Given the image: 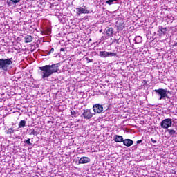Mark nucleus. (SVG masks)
Returning <instances> with one entry per match:
<instances>
[{"instance_id":"11","label":"nucleus","mask_w":177,"mask_h":177,"mask_svg":"<svg viewBox=\"0 0 177 177\" xmlns=\"http://www.w3.org/2000/svg\"><path fill=\"white\" fill-rule=\"evenodd\" d=\"M123 145H124V146H127V147H130V146H132L133 145V141L131 139H125L123 140Z\"/></svg>"},{"instance_id":"15","label":"nucleus","mask_w":177,"mask_h":177,"mask_svg":"<svg viewBox=\"0 0 177 177\" xmlns=\"http://www.w3.org/2000/svg\"><path fill=\"white\" fill-rule=\"evenodd\" d=\"M5 133H6V135H12L15 133V129H13V128H9L8 129L5 131Z\"/></svg>"},{"instance_id":"20","label":"nucleus","mask_w":177,"mask_h":177,"mask_svg":"<svg viewBox=\"0 0 177 177\" xmlns=\"http://www.w3.org/2000/svg\"><path fill=\"white\" fill-rule=\"evenodd\" d=\"M44 33L45 35H49L50 34V28H47L44 31Z\"/></svg>"},{"instance_id":"16","label":"nucleus","mask_w":177,"mask_h":177,"mask_svg":"<svg viewBox=\"0 0 177 177\" xmlns=\"http://www.w3.org/2000/svg\"><path fill=\"white\" fill-rule=\"evenodd\" d=\"M26 124H27L26 120H21L18 124V127L19 128H24V127H26Z\"/></svg>"},{"instance_id":"8","label":"nucleus","mask_w":177,"mask_h":177,"mask_svg":"<svg viewBox=\"0 0 177 177\" xmlns=\"http://www.w3.org/2000/svg\"><path fill=\"white\" fill-rule=\"evenodd\" d=\"M93 110L94 113H97V114H100L103 113V106L100 104H97L93 106Z\"/></svg>"},{"instance_id":"27","label":"nucleus","mask_w":177,"mask_h":177,"mask_svg":"<svg viewBox=\"0 0 177 177\" xmlns=\"http://www.w3.org/2000/svg\"><path fill=\"white\" fill-rule=\"evenodd\" d=\"M152 143H157V140H153V138L151 139Z\"/></svg>"},{"instance_id":"10","label":"nucleus","mask_w":177,"mask_h":177,"mask_svg":"<svg viewBox=\"0 0 177 177\" xmlns=\"http://www.w3.org/2000/svg\"><path fill=\"white\" fill-rule=\"evenodd\" d=\"M91 162V159L88 157L83 156L79 160V164H88Z\"/></svg>"},{"instance_id":"5","label":"nucleus","mask_w":177,"mask_h":177,"mask_svg":"<svg viewBox=\"0 0 177 177\" xmlns=\"http://www.w3.org/2000/svg\"><path fill=\"white\" fill-rule=\"evenodd\" d=\"M100 56L101 57H113L117 56V53L107 51H100Z\"/></svg>"},{"instance_id":"21","label":"nucleus","mask_w":177,"mask_h":177,"mask_svg":"<svg viewBox=\"0 0 177 177\" xmlns=\"http://www.w3.org/2000/svg\"><path fill=\"white\" fill-rule=\"evenodd\" d=\"M118 28L120 31H122V30H124V25L123 24H120L118 26Z\"/></svg>"},{"instance_id":"28","label":"nucleus","mask_w":177,"mask_h":177,"mask_svg":"<svg viewBox=\"0 0 177 177\" xmlns=\"http://www.w3.org/2000/svg\"><path fill=\"white\" fill-rule=\"evenodd\" d=\"M88 63H91V62H92V59H87Z\"/></svg>"},{"instance_id":"9","label":"nucleus","mask_w":177,"mask_h":177,"mask_svg":"<svg viewBox=\"0 0 177 177\" xmlns=\"http://www.w3.org/2000/svg\"><path fill=\"white\" fill-rule=\"evenodd\" d=\"M113 140L116 143H122L124 142V138L122 136L115 135L113 136Z\"/></svg>"},{"instance_id":"19","label":"nucleus","mask_w":177,"mask_h":177,"mask_svg":"<svg viewBox=\"0 0 177 177\" xmlns=\"http://www.w3.org/2000/svg\"><path fill=\"white\" fill-rule=\"evenodd\" d=\"M167 129V132H169L170 136H174L175 133H176V131L174 130V129Z\"/></svg>"},{"instance_id":"1","label":"nucleus","mask_w":177,"mask_h":177,"mask_svg":"<svg viewBox=\"0 0 177 177\" xmlns=\"http://www.w3.org/2000/svg\"><path fill=\"white\" fill-rule=\"evenodd\" d=\"M40 71L39 72L42 80L44 81L50 77L54 73L59 71V64H53L52 65H45L44 66L39 67Z\"/></svg>"},{"instance_id":"31","label":"nucleus","mask_w":177,"mask_h":177,"mask_svg":"<svg viewBox=\"0 0 177 177\" xmlns=\"http://www.w3.org/2000/svg\"><path fill=\"white\" fill-rule=\"evenodd\" d=\"M176 45L177 46V42L176 43Z\"/></svg>"},{"instance_id":"29","label":"nucleus","mask_w":177,"mask_h":177,"mask_svg":"<svg viewBox=\"0 0 177 177\" xmlns=\"http://www.w3.org/2000/svg\"><path fill=\"white\" fill-rule=\"evenodd\" d=\"M60 50H61V52H63V51H64V48H61Z\"/></svg>"},{"instance_id":"2","label":"nucleus","mask_w":177,"mask_h":177,"mask_svg":"<svg viewBox=\"0 0 177 177\" xmlns=\"http://www.w3.org/2000/svg\"><path fill=\"white\" fill-rule=\"evenodd\" d=\"M13 59L12 58L8 59H0V70H3V71H9L11 67L10 66L13 64Z\"/></svg>"},{"instance_id":"17","label":"nucleus","mask_w":177,"mask_h":177,"mask_svg":"<svg viewBox=\"0 0 177 177\" xmlns=\"http://www.w3.org/2000/svg\"><path fill=\"white\" fill-rule=\"evenodd\" d=\"M117 2H118V0H107L106 3L108 5H113V3H117Z\"/></svg>"},{"instance_id":"12","label":"nucleus","mask_w":177,"mask_h":177,"mask_svg":"<svg viewBox=\"0 0 177 177\" xmlns=\"http://www.w3.org/2000/svg\"><path fill=\"white\" fill-rule=\"evenodd\" d=\"M114 32L113 28H108L105 29V34L107 37H111Z\"/></svg>"},{"instance_id":"24","label":"nucleus","mask_w":177,"mask_h":177,"mask_svg":"<svg viewBox=\"0 0 177 177\" xmlns=\"http://www.w3.org/2000/svg\"><path fill=\"white\" fill-rule=\"evenodd\" d=\"M55 52V48H52L48 52V55H50V53H53Z\"/></svg>"},{"instance_id":"26","label":"nucleus","mask_w":177,"mask_h":177,"mask_svg":"<svg viewBox=\"0 0 177 177\" xmlns=\"http://www.w3.org/2000/svg\"><path fill=\"white\" fill-rule=\"evenodd\" d=\"M142 142H143V140H138L136 142V143H137V145H140V143H142Z\"/></svg>"},{"instance_id":"30","label":"nucleus","mask_w":177,"mask_h":177,"mask_svg":"<svg viewBox=\"0 0 177 177\" xmlns=\"http://www.w3.org/2000/svg\"><path fill=\"white\" fill-rule=\"evenodd\" d=\"M102 30H100V32H102Z\"/></svg>"},{"instance_id":"18","label":"nucleus","mask_w":177,"mask_h":177,"mask_svg":"<svg viewBox=\"0 0 177 177\" xmlns=\"http://www.w3.org/2000/svg\"><path fill=\"white\" fill-rule=\"evenodd\" d=\"M159 30H160V34H163V35L167 34V28H162V26H160Z\"/></svg>"},{"instance_id":"14","label":"nucleus","mask_w":177,"mask_h":177,"mask_svg":"<svg viewBox=\"0 0 177 177\" xmlns=\"http://www.w3.org/2000/svg\"><path fill=\"white\" fill-rule=\"evenodd\" d=\"M142 41L143 40L141 36H137L134 39L135 44H141Z\"/></svg>"},{"instance_id":"13","label":"nucleus","mask_w":177,"mask_h":177,"mask_svg":"<svg viewBox=\"0 0 177 177\" xmlns=\"http://www.w3.org/2000/svg\"><path fill=\"white\" fill-rule=\"evenodd\" d=\"M26 44H28L30 42H32V37L31 35H27L24 38Z\"/></svg>"},{"instance_id":"6","label":"nucleus","mask_w":177,"mask_h":177,"mask_svg":"<svg viewBox=\"0 0 177 177\" xmlns=\"http://www.w3.org/2000/svg\"><path fill=\"white\" fill-rule=\"evenodd\" d=\"M84 120H91L93 117V113L91 112V109H84L82 113Z\"/></svg>"},{"instance_id":"3","label":"nucleus","mask_w":177,"mask_h":177,"mask_svg":"<svg viewBox=\"0 0 177 177\" xmlns=\"http://www.w3.org/2000/svg\"><path fill=\"white\" fill-rule=\"evenodd\" d=\"M154 92H156V95L160 97L159 100H162V99H165V97H168V93H169V91L164 88L154 90Z\"/></svg>"},{"instance_id":"7","label":"nucleus","mask_w":177,"mask_h":177,"mask_svg":"<svg viewBox=\"0 0 177 177\" xmlns=\"http://www.w3.org/2000/svg\"><path fill=\"white\" fill-rule=\"evenodd\" d=\"M76 14L77 16H81V15H88L89 14V10L82 7H79L76 8Z\"/></svg>"},{"instance_id":"25","label":"nucleus","mask_w":177,"mask_h":177,"mask_svg":"<svg viewBox=\"0 0 177 177\" xmlns=\"http://www.w3.org/2000/svg\"><path fill=\"white\" fill-rule=\"evenodd\" d=\"M11 2H13V3H17L20 0H10Z\"/></svg>"},{"instance_id":"23","label":"nucleus","mask_w":177,"mask_h":177,"mask_svg":"<svg viewBox=\"0 0 177 177\" xmlns=\"http://www.w3.org/2000/svg\"><path fill=\"white\" fill-rule=\"evenodd\" d=\"M24 142L27 145H31V142H30V138H28V140H25Z\"/></svg>"},{"instance_id":"4","label":"nucleus","mask_w":177,"mask_h":177,"mask_svg":"<svg viewBox=\"0 0 177 177\" xmlns=\"http://www.w3.org/2000/svg\"><path fill=\"white\" fill-rule=\"evenodd\" d=\"M160 127L163 128V129H168V128H171V127H172V119L167 118L163 120L160 122Z\"/></svg>"},{"instance_id":"22","label":"nucleus","mask_w":177,"mask_h":177,"mask_svg":"<svg viewBox=\"0 0 177 177\" xmlns=\"http://www.w3.org/2000/svg\"><path fill=\"white\" fill-rule=\"evenodd\" d=\"M30 135H37V131L34 129H30Z\"/></svg>"}]
</instances>
